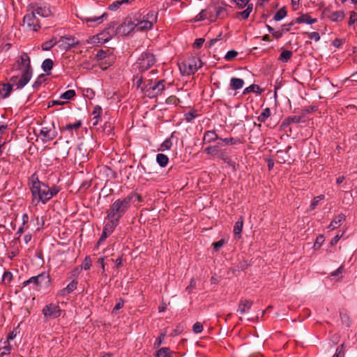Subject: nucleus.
<instances>
[{"label": "nucleus", "mask_w": 357, "mask_h": 357, "mask_svg": "<svg viewBox=\"0 0 357 357\" xmlns=\"http://www.w3.org/2000/svg\"><path fill=\"white\" fill-rule=\"evenodd\" d=\"M204 152L210 155H216L218 153V149L215 146H209L205 148Z\"/></svg>", "instance_id": "obj_44"}, {"label": "nucleus", "mask_w": 357, "mask_h": 357, "mask_svg": "<svg viewBox=\"0 0 357 357\" xmlns=\"http://www.w3.org/2000/svg\"><path fill=\"white\" fill-rule=\"evenodd\" d=\"M238 55V52L235 50L228 51L225 56L226 61H231Z\"/></svg>", "instance_id": "obj_50"}, {"label": "nucleus", "mask_w": 357, "mask_h": 357, "mask_svg": "<svg viewBox=\"0 0 357 357\" xmlns=\"http://www.w3.org/2000/svg\"><path fill=\"white\" fill-rule=\"evenodd\" d=\"M218 139L220 138L214 130H208L204 133L203 141L204 143H211Z\"/></svg>", "instance_id": "obj_20"}, {"label": "nucleus", "mask_w": 357, "mask_h": 357, "mask_svg": "<svg viewBox=\"0 0 357 357\" xmlns=\"http://www.w3.org/2000/svg\"><path fill=\"white\" fill-rule=\"evenodd\" d=\"M55 38H52L48 41H46L42 44V49L45 51L50 50L53 46L56 44Z\"/></svg>", "instance_id": "obj_40"}, {"label": "nucleus", "mask_w": 357, "mask_h": 357, "mask_svg": "<svg viewBox=\"0 0 357 357\" xmlns=\"http://www.w3.org/2000/svg\"><path fill=\"white\" fill-rule=\"evenodd\" d=\"M164 80H159L155 83H153L151 80H148V83L144 84L142 86V89L145 94L149 98H154L161 94L165 90Z\"/></svg>", "instance_id": "obj_7"}, {"label": "nucleus", "mask_w": 357, "mask_h": 357, "mask_svg": "<svg viewBox=\"0 0 357 357\" xmlns=\"http://www.w3.org/2000/svg\"><path fill=\"white\" fill-rule=\"evenodd\" d=\"M298 24L305 23L307 24H312L317 22V19L312 18L309 15L304 14L296 18V21Z\"/></svg>", "instance_id": "obj_21"}, {"label": "nucleus", "mask_w": 357, "mask_h": 357, "mask_svg": "<svg viewBox=\"0 0 357 357\" xmlns=\"http://www.w3.org/2000/svg\"><path fill=\"white\" fill-rule=\"evenodd\" d=\"M136 27V23L132 22L131 19H126L121 25H119L114 33L126 36L128 35Z\"/></svg>", "instance_id": "obj_12"}, {"label": "nucleus", "mask_w": 357, "mask_h": 357, "mask_svg": "<svg viewBox=\"0 0 357 357\" xmlns=\"http://www.w3.org/2000/svg\"><path fill=\"white\" fill-rule=\"evenodd\" d=\"M292 52L290 50H284L280 55L279 60L282 62L287 63L292 56Z\"/></svg>", "instance_id": "obj_36"}, {"label": "nucleus", "mask_w": 357, "mask_h": 357, "mask_svg": "<svg viewBox=\"0 0 357 357\" xmlns=\"http://www.w3.org/2000/svg\"><path fill=\"white\" fill-rule=\"evenodd\" d=\"M243 226V218L241 217L240 219L235 223L234 227V233L235 235H240Z\"/></svg>", "instance_id": "obj_39"}, {"label": "nucleus", "mask_w": 357, "mask_h": 357, "mask_svg": "<svg viewBox=\"0 0 357 357\" xmlns=\"http://www.w3.org/2000/svg\"><path fill=\"white\" fill-rule=\"evenodd\" d=\"M4 344L5 346L0 349L1 356L9 354L11 351L12 347L10 345V343L8 342H5Z\"/></svg>", "instance_id": "obj_42"}, {"label": "nucleus", "mask_w": 357, "mask_h": 357, "mask_svg": "<svg viewBox=\"0 0 357 357\" xmlns=\"http://www.w3.org/2000/svg\"><path fill=\"white\" fill-rule=\"evenodd\" d=\"M58 43L59 44V46L63 49L68 50L77 45L78 42L74 38L70 36H63L59 40Z\"/></svg>", "instance_id": "obj_15"}, {"label": "nucleus", "mask_w": 357, "mask_h": 357, "mask_svg": "<svg viewBox=\"0 0 357 357\" xmlns=\"http://www.w3.org/2000/svg\"><path fill=\"white\" fill-rule=\"evenodd\" d=\"M23 22L33 31H37L40 27L37 16L32 11L24 17Z\"/></svg>", "instance_id": "obj_11"}, {"label": "nucleus", "mask_w": 357, "mask_h": 357, "mask_svg": "<svg viewBox=\"0 0 357 357\" xmlns=\"http://www.w3.org/2000/svg\"><path fill=\"white\" fill-rule=\"evenodd\" d=\"M202 66V60L197 56H191L179 64V70L183 75L195 74Z\"/></svg>", "instance_id": "obj_4"}, {"label": "nucleus", "mask_w": 357, "mask_h": 357, "mask_svg": "<svg viewBox=\"0 0 357 357\" xmlns=\"http://www.w3.org/2000/svg\"><path fill=\"white\" fill-rule=\"evenodd\" d=\"M114 61V56L113 55H109L107 59L102 61L99 62V66L102 70H106L109 68Z\"/></svg>", "instance_id": "obj_26"}, {"label": "nucleus", "mask_w": 357, "mask_h": 357, "mask_svg": "<svg viewBox=\"0 0 357 357\" xmlns=\"http://www.w3.org/2000/svg\"><path fill=\"white\" fill-rule=\"evenodd\" d=\"M134 0H121L116 1L109 5V9L110 10H117L121 5L128 4L133 1Z\"/></svg>", "instance_id": "obj_30"}, {"label": "nucleus", "mask_w": 357, "mask_h": 357, "mask_svg": "<svg viewBox=\"0 0 357 357\" xmlns=\"http://www.w3.org/2000/svg\"><path fill=\"white\" fill-rule=\"evenodd\" d=\"M29 10L32 11L37 17H48L52 15L49 6L42 3H31L29 6Z\"/></svg>", "instance_id": "obj_9"}, {"label": "nucleus", "mask_w": 357, "mask_h": 357, "mask_svg": "<svg viewBox=\"0 0 357 357\" xmlns=\"http://www.w3.org/2000/svg\"><path fill=\"white\" fill-rule=\"evenodd\" d=\"M57 135L54 124L50 126L43 127L40 131V137L43 142L53 140Z\"/></svg>", "instance_id": "obj_10"}, {"label": "nucleus", "mask_w": 357, "mask_h": 357, "mask_svg": "<svg viewBox=\"0 0 357 357\" xmlns=\"http://www.w3.org/2000/svg\"><path fill=\"white\" fill-rule=\"evenodd\" d=\"M179 102V100L174 96H169L167 99V102L170 104L176 105Z\"/></svg>", "instance_id": "obj_62"}, {"label": "nucleus", "mask_w": 357, "mask_h": 357, "mask_svg": "<svg viewBox=\"0 0 357 357\" xmlns=\"http://www.w3.org/2000/svg\"><path fill=\"white\" fill-rule=\"evenodd\" d=\"M192 331L195 333H200L203 331V326L200 322H196L192 326Z\"/></svg>", "instance_id": "obj_53"}, {"label": "nucleus", "mask_w": 357, "mask_h": 357, "mask_svg": "<svg viewBox=\"0 0 357 357\" xmlns=\"http://www.w3.org/2000/svg\"><path fill=\"white\" fill-rule=\"evenodd\" d=\"M172 146V142L171 139H167L162 143V144L160 145L158 150L160 151L169 150L171 149Z\"/></svg>", "instance_id": "obj_41"}, {"label": "nucleus", "mask_w": 357, "mask_h": 357, "mask_svg": "<svg viewBox=\"0 0 357 357\" xmlns=\"http://www.w3.org/2000/svg\"><path fill=\"white\" fill-rule=\"evenodd\" d=\"M225 244V241L223 239H221L217 242H215L213 243V249L215 251H218Z\"/></svg>", "instance_id": "obj_57"}, {"label": "nucleus", "mask_w": 357, "mask_h": 357, "mask_svg": "<svg viewBox=\"0 0 357 357\" xmlns=\"http://www.w3.org/2000/svg\"><path fill=\"white\" fill-rule=\"evenodd\" d=\"M33 284L37 290L47 288L51 284V279L47 273H42L38 275L33 276L23 282L24 286Z\"/></svg>", "instance_id": "obj_5"}, {"label": "nucleus", "mask_w": 357, "mask_h": 357, "mask_svg": "<svg viewBox=\"0 0 357 357\" xmlns=\"http://www.w3.org/2000/svg\"><path fill=\"white\" fill-rule=\"evenodd\" d=\"M109 55L110 54H108L105 51L100 50L98 51L96 57L99 61V62H102L105 61Z\"/></svg>", "instance_id": "obj_43"}, {"label": "nucleus", "mask_w": 357, "mask_h": 357, "mask_svg": "<svg viewBox=\"0 0 357 357\" xmlns=\"http://www.w3.org/2000/svg\"><path fill=\"white\" fill-rule=\"evenodd\" d=\"M109 235H110V234H109V233H108V232H107V231H105L102 230V234H101V236H100V239H99V240H98V245H99V244H100V243H101V242H102L103 241H105V240L106 239V238H107Z\"/></svg>", "instance_id": "obj_64"}, {"label": "nucleus", "mask_w": 357, "mask_h": 357, "mask_svg": "<svg viewBox=\"0 0 357 357\" xmlns=\"http://www.w3.org/2000/svg\"><path fill=\"white\" fill-rule=\"evenodd\" d=\"M156 357H173L172 353L168 347H163L157 351Z\"/></svg>", "instance_id": "obj_33"}, {"label": "nucleus", "mask_w": 357, "mask_h": 357, "mask_svg": "<svg viewBox=\"0 0 357 357\" xmlns=\"http://www.w3.org/2000/svg\"><path fill=\"white\" fill-rule=\"evenodd\" d=\"M156 161L160 167H165L168 164L169 158L163 153H158L156 155Z\"/></svg>", "instance_id": "obj_27"}, {"label": "nucleus", "mask_w": 357, "mask_h": 357, "mask_svg": "<svg viewBox=\"0 0 357 357\" xmlns=\"http://www.w3.org/2000/svg\"><path fill=\"white\" fill-rule=\"evenodd\" d=\"M91 266H92V261H91L90 257H89V256L85 257V258L82 262V268H84V270H89V269H90Z\"/></svg>", "instance_id": "obj_47"}, {"label": "nucleus", "mask_w": 357, "mask_h": 357, "mask_svg": "<svg viewBox=\"0 0 357 357\" xmlns=\"http://www.w3.org/2000/svg\"><path fill=\"white\" fill-rule=\"evenodd\" d=\"M29 185L32 195V202L36 206L40 203L46 204L59 192L57 186L53 185L50 188L39 181L36 174H32L29 178Z\"/></svg>", "instance_id": "obj_1"}, {"label": "nucleus", "mask_w": 357, "mask_h": 357, "mask_svg": "<svg viewBox=\"0 0 357 357\" xmlns=\"http://www.w3.org/2000/svg\"><path fill=\"white\" fill-rule=\"evenodd\" d=\"M77 281L73 280L70 282L66 287L61 289L57 294L58 296H66L73 292L74 290L77 289Z\"/></svg>", "instance_id": "obj_18"}, {"label": "nucleus", "mask_w": 357, "mask_h": 357, "mask_svg": "<svg viewBox=\"0 0 357 357\" xmlns=\"http://www.w3.org/2000/svg\"><path fill=\"white\" fill-rule=\"evenodd\" d=\"M243 85L244 81L241 78L232 77L230 80V86L233 90L240 89Z\"/></svg>", "instance_id": "obj_24"}, {"label": "nucleus", "mask_w": 357, "mask_h": 357, "mask_svg": "<svg viewBox=\"0 0 357 357\" xmlns=\"http://www.w3.org/2000/svg\"><path fill=\"white\" fill-rule=\"evenodd\" d=\"M324 241V236L320 235L317 236L316 241L314 244V249H319Z\"/></svg>", "instance_id": "obj_54"}, {"label": "nucleus", "mask_w": 357, "mask_h": 357, "mask_svg": "<svg viewBox=\"0 0 357 357\" xmlns=\"http://www.w3.org/2000/svg\"><path fill=\"white\" fill-rule=\"evenodd\" d=\"M261 91H262V90L259 85L252 84L244 89L243 94H247L250 92H255V93H261Z\"/></svg>", "instance_id": "obj_38"}, {"label": "nucleus", "mask_w": 357, "mask_h": 357, "mask_svg": "<svg viewBox=\"0 0 357 357\" xmlns=\"http://www.w3.org/2000/svg\"><path fill=\"white\" fill-rule=\"evenodd\" d=\"M61 310L58 305L50 303L46 305L42 310V313L46 319H54L61 314Z\"/></svg>", "instance_id": "obj_8"}, {"label": "nucleus", "mask_w": 357, "mask_h": 357, "mask_svg": "<svg viewBox=\"0 0 357 357\" xmlns=\"http://www.w3.org/2000/svg\"><path fill=\"white\" fill-rule=\"evenodd\" d=\"M324 14L326 17L328 18L332 22H340L344 18V13L342 10L332 11L329 9H325Z\"/></svg>", "instance_id": "obj_14"}, {"label": "nucleus", "mask_w": 357, "mask_h": 357, "mask_svg": "<svg viewBox=\"0 0 357 357\" xmlns=\"http://www.w3.org/2000/svg\"><path fill=\"white\" fill-rule=\"evenodd\" d=\"M80 126H81V122H80V121H78V122H76V123H69V124H67V125L65 126V129H66V130H73V129L77 130V129H78Z\"/></svg>", "instance_id": "obj_52"}, {"label": "nucleus", "mask_w": 357, "mask_h": 357, "mask_svg": "<svg viewBox=\"0 0 357 357\" xmlns=\"http://www.w3.org/2000/svg\"><path fill=\"white\" fill-rule=\"evenodd\" d=\"M101 112L102 109L100 106H96L94 107L93 111L92 112L93 126H96L98 123L99 119L100 118Z\"/></svg>", "instance_id": "obj_29"}, {"label": "nucleus", "mask_w": 357, "mask_h": 357, "mask_svg": "<svg viewBox=\"0 0 357 357\" xmlns=\"http://www.w3.org/2000/svg\"><path fill=\"white\" fill-rule=\"evenodd\" d=\"M357 22V13L354 11L350 13V17L349 20V25H353Z\"/></svg>", "instance_id": "obj_55"}, {"label": "nucleus", "mask_w": 357, "mask_h": 357, "mask_svg": "<svg viewBox=\"0 0 357 357\" xmlns=\"http://www.w3.org/2000/svg\"><path fill=\"white\" fill-rule=\"evenodd\" d=\"M14 68L22 71L21 77L19 78L18 76H13L10 82L15 85L17 89H21L30 81L33 74L30 57L26 53H22L20 56Z\"/></svg>", "instance_id": "obj_2"}, {"label": "nucleus", "mask_w": 357, "mask_h": 357, "mask_svg": "<svg viewBox=\"0 0 357 357\" xmlns=\"http://www.w3.org/2000/svg\"><path fill=\"white\" fill-rule=\"evenodd\" d=\"M155 56L149 52H143L135 64V68L144 72L152 67L155 63Z\"/></svg>", "instance_id": "obj_6"}, {"label": "nucleus", "mask_w": 357, "mask_h": 357, "mask_svg": "<svg viewBox=\"0 0 357 357\" xmlns=\"http://www.w3.org/2000/svg\"><path fill=\"white\" fill-rule=\"evenodd\" d=\"M136 27L139 30H149L152 29L153 25L143 17L142 20L138 21L136 23Z\"/></svg>", "instance_id": "obj_25"}, {"label": "nucleus", "mask_w": 357, "mask_h": 357, "mask_svg": "<svg viewBox=\"0 0 357 357\" xmlns=\"http://www.w3.org/2000/svg\"><path fill=\"white\" fill-rule=\"evenodd\" d=\"M287 10L285 8H282L278 10L273 17V20L275 21H280L287 16Z\"/></svg>", "instance_id": "obj_37"}, {"label": "nucleus", "mask_w": 357, "mask_h": 357, "mask_svg": "<svg viewBox=\"0 0 357 357\" xmlns=\"http://www.w3.org/2000/svg\"><path fill=\"white\" fill-rule=\"evenodd\" d=\"M53 65H54V63L51 59H46L43 61L41 67H42L43 70L45 73H47L52 69Z\"/></svg>", "instance_id": "obj_32"}, {"label": "nucleus", "mask_w": 357, "mask_h": 357, "mask_svg": "<svg viewBox=\"0 0 357 357\" xmlns=\"http://www.w3.org/2000/svg\"><path fill=\"white\" fill-rule=\"evenodd\" d=\"M146 20H149L152 25L157 22L158 20V12L156 11H149L147 14H146L144 17Z\"/></svg>", "instance_id": "obj_28"}, {"label": "nucleus", "mask_w": 357, "mask_h": 357, "mask_svg": "<svg viewBox=\"0 0 357 357\" xmlns=\"http://www.w3.org/2000/svg\"><path fill=\"white\" fill-rule=\"evenodd\" d=\"M252 10H253V4L250 3V4L248 5V7L246 8L245 10H244L243 11L237 13L236 17L238 19L247 20L249 17Z\"/></svg>", "instance_id": "obj_23"}, {"label": "nucleus", "mask_w": 357, "mask_h": 357, "mask_svg": "<svg viewBox=\"0 0 357 357\" xmlns=\"http://www.w3.org/2000/svg\"><path fill=\"white\" fill-rule=\"evenodd\" d=\"M232 1H234L236 6L239 8V9H242L243 8H245V6L248 7V5H249V2L250 0H231Z\"/></svg>", "instance_id": "obj_46"}, {"label": "nucleus", "mask_w": 357, "mask_h": 357, "mask_svg": "<svg viewBox=\"0 0 357 357\" xmlns=\"http://www.w3.org/2000/svg\"><path fill=\"white\" fill-rule=\"evenodd\" d=\"M110 221L105 224L103 230L109 233L110 234L114 231L115 227L118 225V218H109Z\"/></svg>", "instance_id": "obj_22"}, {"label": "nucleus", "mask_w": 357, "mask_h": 357, "mask_svg": "<svg viewBox=\"0 0 357 357\" xmlns=\"http://www.w3.org/2000/svg\"><path fill=\"white\" fill-rule=\"evenodd\" d=\"M124 305V301L122 299H119V301L116 303L115 306L113 308L112 312H115L122 308Z\"/></svg>", "instance_id": "obj_59"}, {"label": "nucleus", "mask_w": 357, "mask_h": 357, "mask_svg": "<svg viewBox=\"0 0 357 357\" xmlns=\"http://www.w3.org/2000/svg\"><path fill=\"white\" fill-rule=\"evenodd\" d=\"M220 139L226 144L235 145L243 143L242 140L238 137L220 138Z\"/></svg>", "instance_id": "obj_34"}, {"label": "nucleus", "mask_w": 357, "mask_h": 357, "mask_svg": "<svg viewBox=\"0 0 357 357\" xmlns=\"http://www.w3.org/2000/svg\"><path fill=\"white\" fill-rule=\"evenodd\" d=\"M13 280V274L9 271H4L3 274L2 282L9 283Z\"/></svg>", "instance_id": "obj_51"}, {"label": "nucleus", "mask_w": 357, "mask_h": 357, "mask_svg": "<svg viewBox=\"0 0 357 357\" xmlns=\"http://www.w3.org/2000/svg\"><path fill=\"white\" fill-rule=\"evenodd\" d=\"M324 199V195H321L314 198L313 201L312 202L310 208V210H313L315 208V207L319 204V202L321 200H323Z\"/></svg>", "instance_id": "obj_48"}, {"label": "nucleus", "mask_w": 357, "mask_h": 357, "mask_svg": "<svg viewBox=\"0 0 357 357\" xmlns=\"http://www.w3.org/2000/svg\"><path fill=\"white\" fill-rule=\"evenodd\" d=\"M307 36L310 39L314 40L316 42H317L320 40V36L318 32L314 31V32L307 33Z\"/></svg>", "instance_id": "obj_56"}, {"label": "nucleus", "mask_w": 357, "mask_h": 357, "mask_svg": "<svg viewBox=\"0 0 357 357\" xmlns=\"http://www.w3.org/2000/svg\"><path fill=\"white\" fill-rule=\"evenodd\" d=\"M116 25L115 22H112L108 24V27L101 33L96 36V38L99 43H105L108 41L111 36L114 33V28ZM96 39V37H93Z\"/></svg>", "instance_id": "obj_13"}, {"label": "nucleus", "mask_w": 357, "mask_h": 357, "mask_svg": "<svg viewBox=\"0 0 357 357\" xmlns=\"http://www.w3.org/2000/svg\"><path fill=\"white\" fill-rule=\"evenodd\" d=\"M13 83L11 82V84H3V87L2 89V91H1V96L3 98H6L7 97H8L10 94V93L12 92V90H13ZM13 86H15L13 84Z\"/></svg>", "instance_id": "obj_31"}, {"label": "nucleus", "mask_w": 357, "mask_h": 357, "mask_svg": "<svg viewBox=\"0 0 357 357\" xmlns=\"http://www.w3.org/2000/svg\"><path fill=\"white\" fill-rule=\"evenodd\" d=\"M195 285H196V282L194 278H192L190 280V284L186 287L185 290L188 293H190L192 289L195 287Z\"/></svg>", "instance_id": "obj_63"}, {"label": "nucleus", "mask_w": 357, "mask_h": 357, "mask_svg": "<svg viewBox=\"0 0 357 357\" xmlns=\"http://www.w3.org/2000/svg\"><path fill=\"white\" fill-rule=\"evenodd\" d=\"M343 347H344V344H342L340 347H338L336 349L335 354L333 356V357H340L341 355L343 356L344 355Z\"/></svg>", "instance_id": "obj_60"}, {"label": "nucleus", "mask_w": 357, "mask_h": 357, "mask_svg": "<svg viewBox=\"0 0 357 357\" xmlns=\"http://www.w3.org/2000/svg\"><path fill=\"white\" fill-rule=\"evenodd\" d=\"M207 17L206 12L202 10L195 17V21H202Z\"/></svg>", "instance_id": "obj_58"}, {"label": "nucleus", "mask_w": 357, "mask_h": 357, "mask_svg": "<svg viewBox=\"0 0 357 357\" xmlns=\"http://www.w3.org/2000/svg\"><path fill=\"white\" fill-rule=\"evenodd\" d=\"M204 43V38H197L195 40L194 44H193V47L195 48H200L202 45H203V43Z\"/></svg>", "instance_id": "obj_61"}, {"label": "nucleus", "mask_w": 357, "mask_h": 357, "mask_svg": "<svg viewBox=\"0 0 357 357\" xmlns=\"http://www.w3.org/2000/svg\"><path fill=\"white\" fill-rule=\"evenodd\" d=\"M271 116V110L268 107L264 109L258 116L257 119L259 122L264 123Z\"/></svg>", "instance_id": "obj_35"}, {"label": "nucleus", "mask_w": 357, "mask_h": 357, "mask_svg": "<svg viewBox=\"0 0 357 357\" xmlns=\"http://www.w3.org/2000/svg\"><path fill=\"white\" fill-rule=\"evenodd\" d=\"M132 197L127 196L123 199H116L110 206L107 214L108 218L119 219L126 213L131 204Z\"/></svg>", "instance_id": "obj_3"}, {"label": "nucleus", "mask_w": 357, "mask_h": 357, "mask_svg": "<svg viewBox=\"0 0 357 357\" xmlns=\"http://www.w3.org/2000/svg\"><path fill=\"white\" fill-rule=\"evenodd\" d=\"M107 14L103 13L98 17H82V20L85 22L89 26H92L91 23L100 24L102 22L103 20L107 17Z\"/></svg>", "instance_id": "obj_17"}, {"label": "nucleus", "mask_w": 357, "mask_h": 357, "mask_svg": "<svg viewBox=\"0 0 357 357\" xmlns=\"http://www.w3.org/2000/svg\"><path fill=\"white\" fill-rule=\"evenodd\" d=\"M75 96V91L73 89L68 90L61 95V98L70 100Z\"/></svg>", "instance_id": "obj_45"}, {"label": "nucleus", "mask_w": 357, "mask_h": 357, "mask_svg": "<svg viewBox=\"0 0 357 357\" xmlns=\"http://www.w3.org/2000/svg\"><path fill=\"white\" fill-rule=\"evenodd\" d=\"M166 336V333L164 332V333H162L160 336L155 340V342H154V347L155 348H158L159 347H160V345L162 344L164 340H165V337Z\"/></svg>", "instance_id": "obj_49"}, {"label": "nucleus", "mask_w": 357, "mask_h": 357, "mask_svg": "<svg viewBox=\"0 0 357 357\" xmlns=\"http://www.w3.org/2000/svg\"><path fill=\"white\" fill-rule=\"evenodd\" d=\"M253 301L248 299H241L238 306L237 312L241 314L248 312L252 307Z\"/></svg>", "instance_id": "obj_16"}, {"label": "nucleus", "mask_w": 357, "mask_h": 357, "mask_svg": "<svg viewBox=\"0 0 357 357\" xmlns=\"http://www.w3.org/2000/svg\"><path fill=\"white\" fill-rule=\"evenodd\" d=\"M345 220V215L342 213L338 214L337 216L334 218V219L331 221V224L328 226V229L331 230H333L336 228H338L342 222Z\"/></svg>", "instance_id": "obj_19"}]
</instances>
